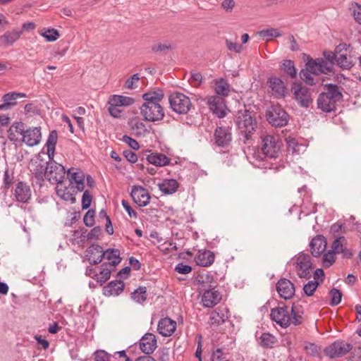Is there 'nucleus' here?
<instances>
[{
  "instance_id": "nucleus-38",
  "label": "nucleus",
  "mask_w": 361,
  "mask_h": 361,
  "mask_svg": "<svg viewBox=\"0 0 361 361\" xmlns=\"http://www.w3.org/2000/svg\"><path fill=\"white\" fill-rule=\"evenodd\" d=\"M111 102L115 106H128L133 104L135 102L134 99L130 97L114 94L111 97Z\"/></svg>"
},
{
  "instance_id": "nucleus-10",
  "label": "nucleus",
  "mask_w": 361,
  "mask_h": 361,
  "mask_svg": "<svg viewBox=\"0 0 361 361\" xmlns=\"http://www.w3.org/2000/svg\"><path fill=\"white\" fill-rule=\"evenodd\" d=\"M352 345L345 341L338 339L324 349V353L329 358L341 357L352 350Z\"/></svg>"
},
{
  "instance_id": "nucleus-36",
  "label": "nucleus",
  "mask_w": 361,
  "mask_h": 361,
  "mask_svg": "<svg viewBox=\"0 0 361 361\" xmlns=\"http://www.w3.org/2000/svg\"><path fill=\"white\" fill-rule=\"evenodd\" d=\"M209 319L212 325L218 326L224 324L228 319V317L222 310L216 309L211 313Z\"/></svg>"
},
{
  "instance_id": "nucleus-46",
  "label": "nucleus",
  "mask_w": 361,
  "mask_h": 361,
  "mask_svg": "<svg viewBox=\"0 0 361 361\" xmlns=\"http://www.w3.org/2000/svg\"><path fill=\"white\" fill-rule=\"evenodd\" d=\"M319 285V281L317 280L309 281L303 286L304 293L309 297L313 295Z\"/></svg>"
},
{
  "instance_id": "nucleus-9",
  "label": "nucleus",
  "mask_w": 361,
  "mask_h": 361,
  "mask_svg": "<svg viewBox=\"0 0 361 361\" xmlns=\"http://www.w3.org/2000/svg\"><path fill=\"white\" fill-rule=\"evenodd\" d=\"M303 55V59H307L306 66L312 70L313 75H328L331 73H334V66L323 58L312 59L306 54H304Z\"/></svg>"
},
{
  "instance_id": "nucleus-49",
  "label": "nucleus",
  "mask_w": 361,
  "mask_h": 361,
  "mask_svg": "<svg viewBox=\"0 0 361 361\" xmlns=\"http://www.w3.org/2000/svg\"><path fill=\"white\" fill-rule=\"evenodd\" d=\"M111 273V270L109 268V267L101 266L99 274L97 276V282H99L101 286L103 285L107 280L109 279Z\"/></svg>"
},
{
  "instance_id": "nucleus-20",
  "label": "nucleus",
  "mask_w": 361,
  "mask_h": 361,
  "mask_svg": "<svg viewBox=\"0 0 361 361\" xmlns=\"http://www.w3.org/2000/svg\"><path fill=\"white\" fill-rule=\"evenodd\" d=\"M326 238L322 235H317L310 243L311 255L314 257H319L326 247Z\"/></svg>"
},
{
  "instance_id": "nucleus-1",
  "label": "nucleus",
  "mask_w": 361,
  "mask_h": 361,
  "mask_svg": "<svg viewBox=\"0 0 361 361\" xmlns=\"http://www.w3.org/2000/svg\"><path fill=\"white\" fill-rule=\"evenodd\" d=\"M324 91L317 98V108L326 113L336 110V103L343 100L340 87L336 84L327 83L324 85Z\"/></svg>"
},
{
  "instance_id": "nucleus-14",
  "label": "nucleus",
  "mask_w": 361,
  "mask_h": 361,
  "mask_svg": "<svg viewBox=\"0 0 361 361\" xmlns=\"http://www.w3.org/2000/svg\"><path fill=\"white\" fill-rule=\"evenodd\" d=\"M140 113L145 121L156 122L161 121L164 117V110L160 104L140 107Z\"/></svg>"
},
{
  "instance_id": "nucleus-60",
  "label": "nucleus",
  "mask_w": 361,
  "mask_h": 361,
  "mask_svg": "<svg viewBox=\"0 0 361 361\" xmlns=\"http://www.w3.org/2000/svg\"><path fill=\"white\" fill-rule=\"evenodd\" d=\"M324 59L328 61L333 66L337 63L338 55L334 51V53L331 51H324L323 52Z\"/></svg>"
},
{
  "instance_id": "nucleus-3",
  "label": "nucleus",
  "mask_w": 361,
  "mask_h": 361,
  "mask_svg": "<svg viewBox=\"0 0 361 361\" xmlns=\"http://www.w3.org/2000/svg\"><path fill=\"white\" fill-rule=\"evenodd\" d=\"M235 123L240 134L244 137L243 143L247 144L256 131V118L247 109L238 110L235 116Z\"/></svg>"
},
{
  "instance_id": "nucleus-64",
  "label": "nucleus",
  "mask_w": 361,
  "mask_h": 361,
  "mask_svg": "<svg viewBox=\"0 0 361 361\" xmlns=\"http://www.w3.org/2000/svg\"><path fill=\"white\" fill-rule=\"evenodd\" d=\"M140 80L139 74L135 73L130 78H128L125 83V87L128 89H135L137 87V85H135V81H138Z\"/></svg>"
},
{
  "instance_id": "nucleus-59",
  "label": "nucleus",
  "mask_w": 361,
  "mask_h": 361,
  "mask_svg": "<svg viewBox=\"0 0 361 361\" xmlns=\"http://www.w3.org/2000/svg\"><path fill=\"white\" fill-rule=\"evenodd\" d=\"M16 99H16L13 92L4 94L2 97V101L8 104L9 109L17 104Z\"/></svg>"
},
{
  "instance_id": "nucleus-35",
  "label": "nucleus",
  "mask_w": 361,
  "mask_h": 361,
  "mask_svg": "<svg viewBox=\"0 0 361 361\" xmlns=\"http://www.w3.org/2000/svg\"><path fill=\"white\" fill-rule=\"evenodd\" d=\"M25 132V123L21 121L15 122L8 130V138L12 142H16L18 140L16 133L22 135L23 137H24Z\"/></svg>"
},
{
  "instance_id": "nucleus-19",
  "label": "nucleus",
  "mask_w": 361,
  "mask_h": 361,
  "mask_svg": "<svg viewBox=\"0 0 361 361\" xmlns=\"http://www.w3.org/2000/svg\"><path fill=\"white\" fill-rule=\"evenodd\" d=\"M157 346V338L152 333H146L140 340V348L146 355L153 353Z\"/></svg>"
},
{
  "instance_id": "nucleus-26",
  "label": "nucleus",
  "mask_w": 361,
  "mask_h": 361,
  "mask_svg": "<svg viewBox=\"0 0 361 361\" xmlns=\"http://www.w3.org/2000/svg\"><path fill=\"white\" fill-rule=\"evenodd\" d=\"M146 161L148 164H151L155 166L161 167L169 165L171 159L162 153L151 152L149 154H147Z\"/></svg>"
},
{
  "instance_id": "nucleus-23",
  "label": "nucleus",
  "mask_w": 361,
  "mask_h": 361,
  "mask_svg": "<svg viewBox=\"0 0 361 361\" xmlns=\"http://www.w3.org/2000/svg\"><path fill=\"white\" fill-rule=\"evenodd\" d=\"M176 329V322L169 318L161 319L158 322L157 331L161 336H170Z\"/></svg>"
},
{
  "instance_id": "nucleus-43",
  "label": "nucleus",
  "mask_w": 361,
  "mask_h": 361,
  "mask_svg": "<svg viewBox=\"0 0 361 361\" xmlns=\"http://www.w3.org/2000/svg\"><path fill=\"white\" fill-rule=\"evenodd\" d=\"M257 34L263 39H266L267 41L269 40L271 37H278L281 35L277 29L273 27L262 30Z\"/></svg>"
},
{
  "instance_id": "nucleus-17",
  "label": "nucleus",
  "mask_w": 361,
  "mask_h": 361,
  "mask_svg": "<svg viewBox=\"0 0 361 361\" xmlns=\"http://www.w3.org/2000/svg\"><path fill=\"white\" fill-rule=\"evenodd\" d=\"M207 104L210 110L218 118H222L226 116V106L221 97L211 96L208 98Z\"/></svg>"
},
{
  "instance_id": "nucleus-13",
  "label": "nucleus",
  "mask_w": 361,
  "mask_h": 361,
  "mask_svg": "<svg viewBox=\"0 0 361 361\" xmlns=\"http://www.w3.org/2000/svg\"><path fill=\"white\" fill-rule=\"evenodd\" d=\"M65 167L56 161H52L49 164V169L46 179L51 184H61L65 178Z\"/></svg>"
},
{
  "instance_id": "nucleus-34",
  "label": "nucleus",
  "mask_w": 361,
  "mask_h": 361,
  "mask_svg": "<svg viewBox=\"0 0 361 361\" xmlns=\"http://www.w3.org/2000/svg\"><path fill=\"white\" fill-rule=\"evenodd\" d=\"M231 86L227 80L223 78L219 80H215L214 90L216 93V96L219 97H227L230 93Z\"/></svg>"
},
{
  "instance_id": "nucleus-12",
  "label": "nucleus",
  "mask_w": 361,
  "mask_h": 361,
  "mask_svg": "<svg viewBox=\"0 0 361 361\" xmlns=\"http://www.w3.org/2000/svg\"><path fill=\"white\" fill-rule=\"evenodd\" d=\"M121 252L116 248H108L106 250H103V252L97 256L96 260H93L92 263L99 264L103 259H107L108 262H104L102 264V267H116L121 262V257H120Z\"/></svg>"
},
{
  "instance_id": "nucleus-32",
  "label": "nucleus",
  "mask_w": 361,
  "mask_h": 361,
  "mask_svg": "<svg viewBox=\"0 0 361 361\" xmlns=\"http://www.w3.org/2000/svg\"><path fill=\"white\" fill-rule=\"evenodd\" d=\"M269 87L271 90L278 95L279 97H285L286 86L285 85L283 81L276 77H271L269 78Z\"/></svg>"
},
{
  "instance_id": "nucleus-21",
  "label": "nucleus",
  "mask_w": 361,
  "mask_h": 361,
  "mask_svg": "<svg viewBox=\"0 0 361 361\" xmlns=\"http://www.w3.org/2000/svg\"><path fill=\"white\" fill-rule=\"evenodd\" d=\"M42 139L40 128H30L25 130L23 141L30 147L37 145Z\"/></svg>"
},
{
  "instance_id": "nucleus-4",
  "label": "nucleus",
  "mask_w": 361,
  "mask_h": 361,
  "mask_svg": "<svg viewBox=\"0 0 361 361\" xmlns=\"http://www.w3.org/2000/svg\"><path fill=\"white\" fill-rule=\"evenodd\" d=\"M265 116L267 122L276 128L286 126L289 121L288 114L278 104L268 106Z\"/></svg>"
},
{
  "instance_id": "nucleus-11",
  "label": "nucleus",
  "mask_w": 361,
  "mask_h": 361,
  "mask_svg": "<svg viewBox=\"0 0 361 361\" xmlns=\"http://www.w3.org/2000/svg\"><path fill=\"white\" fill-rule=\"evenodd\" d=\"M262 149L267 157L276 158L280 153L281 142H279L277 137L267 135L262 139Z\"/></svg>"
},
{
  "instance_id": "nucleus-18",
  "label": "nucleus",
  "mask_w": 361,
  "mask_h": 361,
  "mask_svg": "<svg viewBox=\"0 0 361 361\" xmlns=\"http://www.w3.org/2000/svg\"><path fill=\"white\" fill-rule=\"evenodd\" d=\"M276 288L279 296L285 300L292 298L295 292L294 284L286 278L279 279Z\"/></svg>"
},
{
  "instance_id": "nucleus-45",
  "label": "nucleus",
  "mask_w": 361,
  "mask_h": 361,
  "mask_svg": "<svg viewBox=\"0 0 361 361\" xmlns=\"http://www.w3.org/2000/svg\"><path fill=\"white\" fill-rule=\"evenodd\" d=\"M15 176L14 172L13 171H10L9 169H6L4 173V189L5 190H8L14 183Z\"/></svg>"
},
{
  "instance_id": "nucleus-57",
  "label": "nucleus",
  "mask_w": 361,
  "mask_h": 361,
  "mask_svg": "<svg viewBox=\"0 0 361 361\" xmlns=\"http://www.w3.org/2000/svg\"><path fill=\"white\" fill-rule=\"evenodd\" d=\"M92 198L93 197L89 190H86L84 191L81 202L82 209H87L90 207Z\"/></svg>"
},
{
  "instance_id": "nucleus-8",
  "label": "nucleus",
  "mask_w": 361,
  "mask_h": 361,
  "mask_svg": "<svg viewBox=\"0 0 361 361\" xmlns=\"http://www.w3.org/2000/svg\"><path fill=\"white\" fill-rule=\"evenodd\" d=\"M291 92L294 99L298 105L302 108H308L312 103L313 99L310 89L302 86L300 83L293 82L291 85Z\"/></svg>"
},
{
  "instance_id": "nucleus-40",
  "label": "nucleus",
  "mask_w": 361,
  "mask_h": 361,
  "mask_svg": "<svg viewBox=\"0 0 361 361\" xmlns=\"http://www.w3.org/2000/svg\"><path fill=\"white\" fill-rule=\"evenodd\" d=\"M81 238H82V240H83L85 238L87 239V240H98L99 235L102 234V228L100 226H95L94 227L87 235L85 234L87 232V230L84 228H81Z\"/></svg>"
},
{
  "instance_id": "nucleus-63",
  "label": "nucleus",
  "mask_w": 361,
  "mask_h": 361,
  "mask_svg": "<svg viewBox=\"0 0 361 361\" xmlns=\"http://www.w3.org/2000/svg\"><path fill=\"white\" fill-rule=\"evenodd\" d=\"M122 140L128 144V146L134 150H137L140 148L138 142L127 135H124L123 136Z\"/></svg>"
},
{
  "instance_id": "nucleus-29",
  "label": "nucleus",
  "mask_w": 361,
  "mask_h": 361,
  "mask_svg": "<svg viewBox=\"0 0 361 361\" xmlns=\"http://www.w3.org/2000/svg\"><path fill=\"white\" fill-rule=\"evenodd\" d=\"M22 31L18 30L6 31L0 36V47L12 46L20 37Z\"/></svg>"
},
{
  "instance_id": "nucleus-28",
  "label": "nucleus",
  "mask_w": 361,
  "mask_h": 361,
  "mask_svg": "<svg viewBox=\"0 0 361 361\" xmlns=\"http://www.w3.org/2000/svg\"><path fill=\"white\" fill-rule=\"evenodd\" d=\"M164 94L161 90L157 91L146 92L142 94V99L145 100L144 104L140 107H146V106H152L159 104L164 99Z\"/></svg>"
},
{
  "instance_id": "nucleus-31",
  "label": "nucleus",
  "mask_w": 361,
  "mask_h": 361,
  "mask_svg": "<svg viewBox=\"0 0 361 361\" xmlns=\"http://www.w3.org/2000/svg\"><path fill=\"white\" fill-rule=\"evenodd\" d=\"M180 185L176 179H164L158 184L159 189L165 195H172L175 193Z\"/></svg>"
},
{
  "instance_id": "nucleus-51",
  "label": "nucleus",
  "mask_w": 361,
  "mask_h": 361,
  "mask_svg": "<svg viewBox=\"0 0 361 361\" xmlns=\"http://www.w3.org/2000/svg\"><path fill=\"white\" fill-rule=\"evenodd\" d=\"M335 252H333L331 250L324 253L322 257L323 266L326 268H329L334 264L335 262Z\"/></svg>"
},
{
  "instance_id": "nucleus-41",
  "label": "nucleus",
  "mask_w": 361,
  "mask_h": 361,
  "mask_svg": "<svg viewBox=\"0 0 361 361\" xmlns=\"http://www.w3.org/2000/svg\"><path fill=\"white\" fill-rule=\"evenodd\" d=\"M261 345L263 348H271L276 342V338L270 333H263L260 336Z\"/></svg>"
},
{
  "instance_id": "nucleus-6",
  "label": "nucleus",
  "mask_w": 361,
  "mask_h": 361,
  "mask_svg": "<svg viewBox=\"0 0 361 361\" xmlns=\"http://www.w3.org/2000/svg\"><path fill=\"white\" fill-rule=\"evenodd\" d=\"M42 154H44L45 153L44 152H39L36 156V159L32 161V164L34 166L32 171L35 178V184L37 185L39 188H42L44 183V178L47 177L49 169V161H47L42 158Z\"/></svg>"
},
{
  "instance_id": "nucleus-44",
  "label": "nucleus",
  "mask_w": 361,
  "mask_h": 361,
  "mask_svg": "<svg viewBox=\"0 0 361 361\" xmlns=\"http://www.w3.org/2000/svg\"><path fill=\"white\" fill-rule=\"evenodd\" d=\"M304 348L307 351V353L310 356L320 357L322 348L317 344L311 342H306Z\"/></svg>"
},
{
  "instance_id": "nucleus-58",
  "label": "nucleus",
  "mask_w": 361,
  "mask_h": 361,
  "mask_svg": "<svg viewBox=\"0 0 361 361\" xmlns=\"http://www.w3.org/2000/svg\"><path fill=\"white\" fill-rule=\"evenodd\" d=\"M95 212L93 209H89L83 217L84 224L87 227H92L94 224Z\"/></svg>"
},
{
  "instance_id": "nucleus-2",
  "label": "nucleus",
  "mask_w": 361,
  "mask_h": 361,
  "mask_svg": "<svg viewBox=\"0 0 361 361\" xmlns=\"http://www.w3.org/2000/svg\"><path fill=\"white\" fill-rule=\"evenodd\" d=\"M270 317L282 328H287L290 324L300 325L304 320L303 317L296 312L294 303L290 310L287 305L271 309Z\"/></svg>"
},
{
  "instance_id": "nucleus-55",
  "label": "nucleus",
  "mask_w": 361,
  "mask_h": 361,
  "mask_svg": "<svg viewBox=\"0 0 361 361\" xmlns=\"http://www.w3.org/2000/svg\"><path fill=\"white\" fill-rule=\"evenodd\" d=\"M109 107L108 111L111 116L114 118H121V114L123 112V110L121 109L119 106H115L114 104L111 102V98H109L108 102Z\"/></svg>"
},
{
  "instance_id": "nucleus-62",
  "label": "nucleus",
  "mask_w": 361,
  "mask_h": 361,
  "mask_svg": "<svg viewBox=\"0 0 361 361\" xmlns=\"http://www.w3.org/2000/svg\"><path fill=\"white\" fill-rule=\"evenodd\" d=\"M94 361H110V355L103 350H97L94 353Z\"/></svg>"
},
{
  "instance_id": "nucleus-42",
  "label": "nucleus",
  "mask_w": 361,
  "mask_h": 361,
  "mask_svg": "<svg viewBox=\"0 0 361 361\" xmlns=\"http://www.w3.org/2000/svg\"><path fill=\"white\" fill-rule=\"evenodd\" d=\"M312 70L305 65V68L302 69L300 71V78L307 85H315V81L314 78L312 76Z\"/></svg>"
},
{
  "instance_id": "nucleus-39",
  "label": "nucleus",
  "mask_w": 361,
  "mask_h": 361,
  "mask_svg": "<svg viewBox=\"0 0 361 361\" xmlns=\"http://www.w3.org/2000/svg\"><path fill=\"white\" fill-rule=\"evenodd\" d=\"M147 288L145 286H139L131 293V298L139 304L144 303L147 300Z\"/></svg>"
},
{
  "instance_id": "nucleus-24",
  "label": "nucleus",
  "mask_w": 361,
  "mask_h": 361,
  "mask_svg": "<svg viewBox=\"0 0 361 361\" xmlns=\"http://www.w3.org/2000/svg\"><path fill=\"white\" fill-rule=\"evenodd\" d=\"M221 300V294L216 289L207 290L203 293L202 296V302L205 307H213L217 305Z\"/></svg>"
},
{
  "instance_id": "nucleus-27",
  "label": "nucleus",
  "mask_w": 361,
  "mask_h": 361,
  "mask_svg": "<svg viewBox=\"0 0 361 361\" xmlns=\"http://www.w3.org/2000/svg\"><path fill=\"white\" fill-rule=\"evenodd\" d=\"M215 256L213 252L209 250H200L195 258L197 265L201 267H209L214 262Z\"/></svg>"
},
{
  "instance_id": "nucleus-25",
  "label": "nucleus",
  "mask_w": 361,
  "mask_h": 361,
  "mask_svg": "<svg viewBox=\"0 0 361 361\" xmlns=\"http://www.w3.org/2000/svg\"><path fill=\"white\" fill-rule=\"evenodd\" d=\"M125 284L121 280H114L110 281L106 286L103 288L102 292L105 296L109 297L111 295L118 296L123 290Z\"/></svg>"
},
{
  "instance_id": "nucleus-33",
  "label": "nucleus",
  "mask_w": 361,
  "mask_h": 361,
  "mask_svg": "<svg viewBox=\"0 0 361 361\" xmlns=\"http://www.w3.org/2000/svg\"><path fill=\"white\" fill-rule=\"evenodd\" d=\"M103 252V247L98 244H92L85 250V259L89 262L91 265H96L92 263L93 260H96L97 256Z\"/></svg>"
},
{
  "instance_id": "nucleus-37",
  "label": "nucleus",
  "mask_w": 361,
  "mask_h": 361,
  "mask_svg": "<svg viewBox=\"0 0 361 361\" xmlns=\"http://www.w3.org/2000/svg\"><path fill=\"white\" fill-rule=\"evenodd\" d=\"M280 68L283 72L291 79H294L297 76V70L294 62L290 59L283 60L280 65Z\"/></svg>"
},
{
  "instance_id": "nucleus-61",
  "label": "nucleus",
  "mask_w": 361,
  "mask_h": 361,
  "mask_svg": "<svg viewBox=\"0 0 361 361\" xmlns=\"http://www.w3.org/2000/svg\"><path fill=\"white\" fill-rule=\"evenodd\" d=\"M174 270L178 274H187L192 271V268L190 265L180 262L176 265Z\"/></svg>"
},
{
  "instance_id": "nucleus-53",
  "label": "nucleus",
  "mask_w": 361,
  "mask_h": 361,
  "mask_svg": "<svg viewBox=\"0 0 361 361\" xmlns=\"http://www.w3.org/2000/svg\"><path fill=\"white\" fill-rule=\"evenodd\" d=\"M47 42H54L59 37V33L57 30L54 28H49L42 33Z\"/></svg>"
},
{
  "instance_id": "nucleus-15",
  "label": "nucleus",
  "mask_w": 361,
  "mask_h": 361,
  "mask_svg": "<svg viewBox=\"0 0 361 361\" xmlns=\"http://www.w3.org/2000/svg\"><path fill=\"white\" fill-rule=\"evenodd\" d=\"M214 142L218 147H226L232 141L231 129L229 127H217L214 133Z\"/></svg>"
},
{
  "instance_id": "nucleus-54",
  "label": "nucleus",
  "mask_w": 361,
  "mask_h": 361,
  "mask_svg": "<svg viewBox=\"0 0 361 361\" xmlns=\"http://www.w3.org/2000/svg\"><path fill=\"white\" fill-rule=\"evenodd\" d=\"M130 125L131 126L132 129H133V130L136 129L137 130H138L137 132V135H141L142 132L146 131L145 123H142V121H140V120L138 117L133 118L130 121Z\"/></svg>"
},
{
  "instance_id": "nucleus-47",
  "label": "nucleus",
  "mask_w": 361,
  "mask_h": 361,
  "mask_svg": "<svg viewBox=\"0 0 361 361\" xmlns=\"http://www.w3.org/2000/svg\"><path fill=\"white\" fill-rule=\"evenodd\" d=\"M329 293L331 297L330 305L331 306L338 305L341 302L342 299V292L336 288H333L329 290Z\"/></svg>"
},
{
  "instance_id": "nucleus-50",
  "label": "nucleus",
  "mask_w": 361,
  "mask_h": 361,
  "mask_svg": "<svg viewBox=\"0 0 361 361\" xmlns=\"http://www.w3.org/2000/svg\"><path fill=\"white\" fill-rule=\"evenodd\" d=\"M195 281L197 284H209L210 283H216L212 276L204 273L198 274L195 277Z\"/></svg>"
},
{
  "instance_id": "nucleus-16",
  "label": "nucleus",
  "mask_w": 361,
  "mask_h": 361,
  "mask_svg": "<svg viewBox=\"0 0 361 361\" xmlns=\"http://www.w3.org/2000/svg\"><path fill=\"white\" fill-rule=\"evenodd\" d=\"M130 196L133 202L140 207L147 205L151 198L147 190L140 185H133L132 187Z\"/></svg>"
},
{
  "instance_id": "nucleus-52",
  "label": "nucleus",
  "mask_w": 361,
  "mask_h": 361,
  "mask_svg": "<svg viewBox=\"0 0 361 361\" xmlns=\"http://www.w3.org/2000/svg\"><path fill=\"white\" fill-rule=\"evenodd\" d=\"M346 240L344 236H340L336 238L331 245V250L333 252H335L336 254H340L341 252H343V250L344 248L343 247V242H345Z\"/></svg>"
},
{
  "instance_id": "nucleus-7",
  "label": "nucleus",
  "mask_w": 361,
  "mask_h": 361,
  "mask_svg": "<svg viewBox=\"0 0 361 361\" xmlns=\"http://www.w3.org/2000/svg\"><path fill=\"white\" fill-rule=\"evenodd\" d=\"M294 264L299 278L310 279L312 277V271L314 267L308 254L300 252Z\"/></svg>"
},
{
  "instance_id": "nucleus-48",
  "label": "nucleus",
  "mask_w": 361,
  "mask_h": 361,
  "mask_svg": "<svg viewBox=\"0 0 361 361\" xmlns=\"http://www.w3.org/2000/svg\"><path fill=\"white\" fill-rule=\"evenodd\" d=\"M336 64L342 69L346 70H349L353 66V63L351 60L348 59L345 54H341L339 56H338Z\"/></svg>"
},
{
  "instance_id": "nucleus-30",
  "label": "nucleus",
  "mask_w": 361,
  "mask_h": 361,
  "mask_svg": "<svg viewBox=\"0 0 361 361\" xmlns=\"http://www.w3.org/2000/svg\"><path fill=\"white\" fill-rule=\"evenodd\" d=\"M58 140V133L56 130H53L49 133L48 139L46 142V147L47 148V155L49 158V164L55 161L54 159L56 145Z\"/></svg>"
},
{
  "instance_id": "nucleus-5",
  "label": "nucleus",
  "mask_w": 361,
  "mask_h": 361,
  "mask_svg": "<svg viewBox=\"0 0 361 361\" xmlns=\"http://www.w3.org/2000/svg\"><path fill=\"white\" fill-rule=\"evenodd\" d=\"M169 102L171 110L178 114H186L192 107L190 99L179 92H171Z\"/></svg>"
},
{
  "instance_id": "nucleus-22",
  "label": "nucleus",
  "mask_w": 361,
  "mask_h": 361,
  "mask_svg": "<svg viewBox=\"0 0 361 361\" xmlns=\"http://www.w3.org/2000/svg\"><path fill=\"white\" fill-rule=\"evenodd\" d=\"M15 197L19 202L27 203L31 197L30 186L23 181H19L15 188Z\"/></svg>"
},
{
  "instance_id": "nucleus-56",
  "label": "nucleus",
  "mask_w": 361,
  "mask_h": 361,
  "mask_svg": "<svg viewBox=\"0 0 361 361\" xmlns=\"http://www.w3.org/2000/svg\"><path fill=\"white\" fill-rule=\"evenodd\" d=\"M172 49L170 43H157L152 47V51L155 53H167Z\"/></svg>"
}]
</instances>
